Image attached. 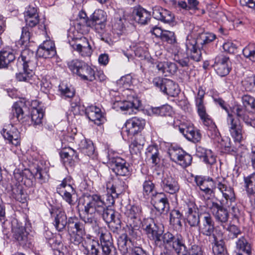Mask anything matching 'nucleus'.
I'll use <instances>...</instances> for the list:
<instances>
[{"mask_svg":"<svg viewBox=\"0 0 255 255\" xmlns=\"http://www.w3.org/2000/svg\"><path fill=\"white\" fill-rule=\"evenodd\" d=\"M217 188L223 197L231 202L235 201V194L233 188L227 185L226 180L221 176L217 177L214 180V189Z\"/></svg>","mask_w":255,"mask_h":255,"instance_id":"obj_19","label":"nucleus"},{"mask_svg":"<svg viewBox=\"0 0 255 255\" xmlns=\"http://www.w3.org/2000/svg\"><path fill=\"white\" fill-rule=\"evenodd\" d=\"M210 209L216 221L221 223H226L229 219L227 210L218 203L213 202Z\"/></svg>","mask_w":255,"mask_h":255,"instance_id":"obj_26","label":"nucleus"},{"mask_svg":"<svg viewBox=\"0 0 255 255\" xmlns=\"http://www.w3.org/2000/svg\"><path fill=\"white\" fill-rule=\"evenodd\" d=\"M214 101L216 104H219L223 109H224L228 113V117H229V115H233V113L236 114L238 117L242 118L244 111L240 107H236L233 108V110L230 112L229 109L226 106L225 102L221 98L214 99Z\"/></svg>","mask_w":255,"mask_h":255,"instance_id":"obj_45","label":"nucleus"},{"mask_svg":"<svg viewBox=\"0 0 255 255\" xmlns=\"http://www.w3.org/2000/svg\"><path fill=\"white\" fill-rule=\"evenodd\" d=\"M68 232L70 240L75 245H79L83 241L85 234L84 225L76 218H70L68 221Z\"/></svg>","mask_w":255,"mask_h":255,"instance_id":"obj_11","label":"nucleus"},{"mask_svg":"<svg viewBox=\"0 0 255 255\" xmlns=\"http://www.w3.org/2000/svg\"><path fill=\"white\" fill-rule=\"evenodd\" d=\"M70 128L67 129V132H64L61 137V148L67 150V151L63 150L61 152V157L63 159L65 162L69 161L75 158H77L78 155L76 152L73 148L69 146V144L73 143L75 140V133H69Z\"/></svg>","mask_w":255,"mask_h":255,"instance_id":"obj_7","label":"nucleus"},{"mask_svg":"<svg viewBox=\"0 0 255 255\" xmlns=\"http://www.w3.org/2000/svg\"><path fill=\"white\" fill-rule=\"evenodd\" d=\"M47 243L51 248L54 250L55 255H66L67 252L66 246L63 245L62 240V235L58 234L56 235L55 238L48 239Z\"/></svg>","mask_w":255,"mask_h":255,"instance_id":"obj_27","label":"nucleus"},{"mask_svg":"<svg viewBox=\"0 0 255 255\" xmlns=\"http://www.w3.org/2000/svg\"><path fill=\"white\" fill-rule=\"evenodd\" d=\"M11 233L13 239L19 246L23 248L29 247L30 244L29 233L22 224L17 220L14 219L11 222Z\"/></svg>","mask_w":255,"mask_h":255,"instance_id":"obj_8","label":"nucleus"},{"mask_svg":"<svg viewBox=\"0 0 255 255\" xmlns=\"http://www.w3.org/2000/svg\"><path fill=\"white\" fill-rule=\"evenodd\" d=\"M144 144V139L141 135H136L129 146L131 154H137L142 148Z\"/></svg>","mask_w":255,"mask_h":255,"instance_id":"obj_44","label":"nucleus"},{"mask_svg":"<svg viewBox=\"0 0 255 255\" xmlns=\"http://www.w3.org/2000/svg\"><path fill=\"white\" fill-rule=\"evenodd\" d=\"M106 13L102 9H97L86 21V26L94 28L97 32L101 33L106 27Z\"/></svg>","mask_w":255,"mask_h":255,"instance_id":"obj_13","label":"nucleus"},{"mask_svg":"<svg viewBox=\"0 0 255 255\" xmlns=\"http://www.w3.org/2000/svg\"><path fill=\"white\" fill-rule=\"evenodd\" d=\"M99 245V243L97 241L92 240H90V243H87L85 241L83 246L89 253V255H99V251L97 248Z\"/></svg>","mask_w":255,"mask_h":255,"instance_id":"obj_54","label":"nucleus"},{"mask_svg":"<svg viewBox=\"0 0 255 255\" xmlns=\"http://www.w3.org/2000/svg\"><path fill=\"white\" fill-rule=\"evenodd\" d=\"M245 188L248 193L253 194L255 193V173L244 178Z\"/></svg>","mask_w":255,"mask_h":255,"instance_id":"obj_49","label":"nucleus"},{"mask_svg":"<svg viewBox=\"0 0 255 255\" xmlns=\"http://www.w3.org/2000/svg\"><path fill=\"white\" fill-rule=\"evenodd\" d=\"M230 135L235 142L240 143L244 138V131L239 120L234 115H229L227 119Z\"/></svg>","mask_w":255,"mask_h":255,"instance_id":"obj_15","label":"nucleus"},{"mask_svg":"<svg viewBox=\"0 0 255 255\" xmlns=\"http://www.w3.org/2000/svg\"><path fill=\"white\" fill-rule=\"evenodd\" d=\"M111 96L112 108L117 111L135 114L141 106V101L131 91H123L121 94L119 92H113Z\"/></svg>","mask_w":255,"mask_h":255,"instance_id":"obj_2","label":"nucleus"},{"mask_svg":"<svg viewBox=\"0 0 255 255\" xmlns=\"http://www.w3.org/2000/svg\"><path fill=\"white\" fill-rule=\"evenodd\" d=\"M56 53L54 42L50 40H46L38 47L36 55L39 57L49 58L54 56Z\"/></svg>","mask_w":255,"mask_h":255,"instance_id":"obj_25","label":"nucleus"},{"mask_svg":"<svg viewBox=\"0 0 255 255\" xmlns=\"http://www.w3.org/2000/svg\"><path fill=\"white\" fill-rule=\"evenodd\" d=\"M142 227L145 230L148 237L154 241L155 245L161 243L160 241V235L162 231L158 230L157 227L152 223L148 224H144Z\"/></svg>","mask_w":255,"mask_h":255,"instance_id":"obj_33","label":"nucleus"},{"mask_svg":"<svg viewBox=\"0 0 255 255\" xmlns=\"http://www.w3.org/2000/svg\"><path fill=\"white\" fill-rule=\"evenodd\" d=\"M205 126L207 128V133L211 138H216L220 135L215 124L213 122L210 116L206 113L203 116H199Z\"/></svg>","mask_w":255,"mask_h":255,"instance_id":"obj_32","label":"nucleus"},{"mask_svg":"<svg viewBox=\"0 0 255 255\" xmlns=\"http://www.w3.org/2000/svg\"><path fill=\"white\" fill-rule=\"evenodd\" d=\"M78 31L69 32L68 42L72 48L82 57H90L93 53L92 47L88 39L81 35H77Z\"/></svg>","mask_w":255,"mask_h":255,"instance_id":"obj_5","label":"nucleus"},{"mask_svg":"<svg viewBox=\"0 0 255 255\" xmlns=\"http://www.w3.org/2000/svg\"><path fill=\"white\" fill-rule=\"evenodd\" d=\"M109 160L112 163L113 171L118 175L128 176L130 173L129 164L126 161L118 156L108 155Z\"/></svg>","mask_w":255,"mask_h":255,"instance_id":"obj_18","label":"nucleus"},{"mask_svg":"<svg viewBox=\"0 0 255 255\" xmlns=\"http://www.w3.org/2000/svg\"><path fill=\"white\" fill-rule=\"evenodd\" d=\"M163 41H166L169 44H174L176 42V37L173 32L165 30L160 39Z\"/></svg>","mask_w":255,"mask_h":255,"instance_id":"obj_64","label":"nucleus"},{"mask_svg":"<svg viewBox=\"0 0 255 255\" xmlns=\"http://www.w3.org/2000/svg\"><path fill=\"white\" fill-rule=\"evenodd\" d=\"M44 111L41 108H33L31 111V118L34 126H39L42 124L44 116Z\"/></svg>","mask_w":255,"mask_h":255,"instance_id":"obj_46","label":"nucleus"},{"mask_svg":"<svg viewBox=\"0 0 255 255\" xmlns=\"http://www.w3.org/2000/svg\"><path fill=\"white\" fill-rule=\"evenodd\" d=\"M86 63L78 59L73 60L68 63L69 69L78 76Z\"/></svg>","mask_w":255,"mask_h":255,"instance_id":"obj_53","label":"nucleus"},{"mask_svg":"<svg viewBox=\"0 0 255 255\" xmlns=\"http://www.w3.org/2000/svg\"><path fill=\"white\" fill-rule=\"evenodd\" d=\"M145 154L147 158L152 159V162L153 164L157 163L158 150L157 146H149L146 149Z\"/></svg>","mask_w":255,"mask_h":255,"instance_id":"obj_55","label":"nucleus"},{"mask_svg":"<svg viewBox=\"0 0 255 255\" xmlns=\"http://www.w3.org/2000/svg\"><path fill=\"white\" fill-rule=\"evenodd\" d=\"M236 247L238 251L237 255H251V245L245 237H241L237 241Z\"/></svg>","mask_w":255,"mask_h":255,"instance_id":"obj_41","label":"nucleus"},{"mask_svg":"<svg viewBox=\"0 0 255 255\" xmlns=\"http://www.w3.org/2000/svg\"><path fill=\"white\" fill-rule=\"evenodd\" d=\"M85 114L90 121L98 126L104 124L106 121L104 113L97 106L91 105L87 107L85 109Z\"/></svg>","mask_w":255,"mask_h":255,"instance_id":"obj_24","label":"nucleus"},{"mask_svg":"<svg viewBox=\"0 0 255 255\" xmlns=\"http://www.w3.org/2000/svg\"><path fill=\"white\" fill-rule=\"evenodd\" d=\"M23 114L24 112L20 106V103L18 102L14 103L11 108L10 114V119H14L15 118L18 121L20 119H21Z\"/></svg>","mask_w":255,"mask_h":255,"instance_id":"obj_51","label":"nucleus"},{"mask_svg":"<svg viewBox=\"0 0 255 255\" xmlns=\"http://www.w3.org/2000/svg\"><path fill=\"white\" fill-rule=\"evenodd\" d=\"M100 233L103 255H118L117 249L112 242L111 234L108 231H101Z\"/></svg>","mask_w":255,"mask_h":255,"instance_id":"obj_21","label":"nucleus"},{"mask_svg":"<svg viewBox=\"0 0 255 255\" xmlns=\"http://www.w3.org/2000/svg\"><path fill=\"white\" fill-rule=\"evenodd\" d=\"M170 159L183 168H186L191 164L192 156L182 148L172 147L168 152Z\"/></svg>","mask_w":255,"mask_h":255,"instance_id":"obj_16","label":"nucleus"},{"mask_svg":"<svg viewBox=\"0 0 255 255\" xmlns=\"http://www.w3.org/2000/svg\"><path fill=\"white\" fill-rule=\"evenodd\" d=\"M161 243L156 246H164L166 249L173 250L178 255H186L187 248L185 246L183 238L180 235L174 236L169 232L161 234L160 238Z\"/></svg>","mask_w":255,"mask_h":255,"instance_id":"obj_6","label":"nucleus"},{"mask_svg":"<svg viewBox=\"0 0 255 255\" xmlns=\"http://www.w3.org/2000/svg\"><path fill=\"white\" fill-rule=\"evenodd\" d=\"M242 101L244 106L247 110H253L255 108V98L250 95H245L242 97Z\"/></svg>","mask_w":255,"mask_h":255,"instance_id":"obj_61","label":"nucleus"},{"mask_svg":"<svg viewBox=\"0 0 255 255\" xmlns=\"http://www.w3.org/2000/svg\"><path fill=\"white\" fill-rule=\"evenodd\" d=\"M49 169L46 167H41L37 165L32 169L31 173L34 178L38 180L41 184L47 182L49 178L48 174Z\"/></svg>","mask_w":255,"mask_h":255,"instance_id":"obj_39","label":"nucleus"},{"mask_svg":"<svg viewBox=\"0 0 255 255\" xmlns=\"http://www.w3.org/2000/svg\"><path fill=\"white\" fill-rule=\"evenodd\" d=\"M243 53L247 58L255 62V44L250 43L248 44L243 49Z\"/></svg>","mask_w":255,"mask_h":255,"instance_id":"obj_56","label":"nucleus"},{"mask_svg":"<svg viewBox=\"0 0 255 255\" xmlns=\"http://www.w3.org/2000/svg\"><path fill=\"white\" fill-rule=\"evenodd\" d=\"M143 194L146 196H149L153 194V192L155 189L154 183L149 179L145 180L142 184Z\"/></svg>","mask_w":255,"mask_h":255,"instance_id":"obj_63","label":"nucleus"},{"mask_svg":"<svg viewBox=\"0 0 255 255\" xmlns=\"http://www.w3.org/2000/svg\"><path fill=\"white\" fill-rule=\"evenodd\" d=\"M124 183L123 182L120 180L115 181V184L109 182L107 184V191H111L112 194H115L116 196H118L124 190Z\"/></svg>","mask_w":255,"mask_h":255,"instance_id":"obj_48","label":"nucleus"},{"mask_svg":"<svg viewBox=\"0 0 255 255\" xmlns=\"http://www.w3.org/2000/svg\"><path fill=\"white\" fill-rule=\"evenodd\" d=\"M1 133L4 138L9 143L18 146L20 143V133L17 127L12 124H7L4 126Z\"/></svg>","mask_w":255,"mask_h":255,"instance_id":"obj_20","label":"nucleus"},{"mask_svg":"<svg viewBox=\"0 0 255 255\" xmlns=\"http://www.w3.org/2000/svg\"><path fill=\"white\" fill-rule=\"evenodd\" d=\"M118 84L121 88H123V91L130 90L129 87L132 84V78L130 75H127L121 77L118 81Z\"/></svg>","mask_w":255,"mask_h":255,"instance_id":"obj_57","label":"nucleus"},{"mask_svg":"<svg viewBox=\"0 0 255 255\" xmlns=\"http://www.w3.org/2000/svg\"><path fill=\"white\" fill-rule=\"evenodd\" d=\"M214 180L211 178L202 176H196L194 178V181L200 190L206 194L210 195L213 193V189H211L210 187L214 186Z\"/></svg>","mask_w":255,"mask_h":255,"instance_id":"obj_31","label":"nucleus"},{"mask_svg":"<svg viewBox=\"0 0 255 255\" xmlns=\"http://www.w3.org/2000/svg\"><path fill=\"white\" fill-rule=\"evenodd\" d=\"M15 58V54L11 50H2L0 51V63L2 68L6 67Z\"/></svg>","mask_w":255,"mask_h":255,"instance_id":"obj_42","label":"nucleus"},{"mask_svg":"<svg viewBox=\"0 0 255 255\" xmlns=\"http://www.w3.org/2000/svg\"><path fill=\"white\" fill-rule=\"evenodd\" d=\"M155 208L159 212H162L168 205L166 195L162 193H156L152 198Z\"/></svg>","mask_w":255,"mask_h":255,"instance_id":"obj_38","label":"nucleus"},{"mask_svg":"<svg viewBox=\"0 0 255 255\" xmlns=\"http://www.w3.org/2000/svg\"><path fill=\"white\" fill-rule=\"evenodd\" d=\"M242 86L247 91H255V75L245 77L242 82Z\"/></svg>","mask_w":255,"mask_h":255,"instance_id":"obj_52","label":"nucleus"},{"mask_svg":"<svg viewBox=\"0 0 255 255\" xmlns=\"http://www.w3.org/2000/svg\"><path fill=\"white\" fill-rule=\"evenodd\" d=\"M160 186L163 191L171 194L178 192L180 189L177 180L175 178L169 176L162 178Z\"/></svg>","mask_w":255,"mask_h":255,"instance_id":"obj_29","label":"nucleus"},{"mask_svg":"<svg viewBox=\"0 0 255 255\" xmlns=\"http://www.w3.org/2000/svg\"><path fill=\"white\" fill-rule=\"evenodd\" d=\"M36 81L38 83L36 85L40 86L41 90L45 93H47L51 88L50 82L45 77L39 78L36 76Z\"/></svg>","mask_w":255,"mask_h":255,"instance_id":"obj_58","label":"nucleus"},{"mask_svg":"<svg viewBox=\"0 0 255 255\" xmlns=\"http://www.w3.org/2000/svg\"><path fill=\"white\" fill-rule=\"evenodd\" d=\"M182 217V214L179 210H173L170 213V222L173 226L179 227L182 226L181 220Z\"/></svg>","mask_w":255,"mask_h":255,"instance_id":"obj_60","label":"nucleus"},{"mask_svg":"<svg viewBox=\"0 0 255 255\" xmlns=\"http://www.w3.org/2000/svg\"><path fill=\"white\" fill-rule=\"evenodd\" d=\"M106 208V204L102 197L98 194L88 196L85 200L83 220L86 223L91 224L95 221V217L100 216Z\"/></svg>","mask_w":255,"mask_h":255,"instance_id":"obj_3","label":"nucleus"},{"mask_svg":"<svg viewBox=\"0 0 255 255\" xmlns=\"http://www.w3.org/2000/svg\"><path fill=\"white\" fill-rule=\"evenodd\" d=\"M59 90L63 97L66 98H72L74 96L75 92L73 88L69 87L63 83H61L59 86Z\"/></svg>","mask_w":255,"mask_h":255,"instance_id":"obj_62","label":"nucleus"},{"mask_svg":"<svg viewBox=\"0 0 255 255\" xmlns=\"http://www.w3.org/2000/svg\"><path fill=\"white\" fill-rule=\"evenodd\" d=\"M79 149L83 154L90 157L95 154V147L92 140L81 135L80 141L78 143Z\"/></svg>","mask_w":255,"mask_h":255,"instance_id":"obj_37","label":"nucleus"},{"mask_svg":"<svg viewBox=\"0 0 255 255\" xmlns=\"http://www.w3.org/2000/svg\"><path fill=\"white\" fill-rule=\"evenodd\" d=\"M52 219V224L58 232H62L65 229L67 219L64 212L58 211L56 214H53Z\"/></svg>","mask_w":255,"mask_h":255,"instance_id":"obj_34","label":"nucleus"},{"mask_svg":"<svg viewBox=\"0 0 255 255\" xmlns=\"http://www.w3.org/2000/svg\"><path fill=\"white\" fill-rule=\"evenodd\" d=\"M177 123V121L174 122V128L178 129L180 132L189 141L196 143L201 140V133L198 130L194 128L192 124L182 123L178 125Z\"/></svg>","mask_w":255,"mask_h":255,"instance_id":"obj_14","label":"nucleus"},{"mask_svg":"<svg viewBox=\"0 0 255 255\" xmlns=\"http://www.w3.org/2000/svg\"><path fill=\"white\" fill-rule=\"evenodd\" d=\"M197 40L191 36L188 35L185 43L186 53H182L178 44L176 42L170 44L169 51L174 55V60L178 62L181 66H187L189 63V55L190 58L195 61H199L202 57L201 51L197 46Z\"/></svg>","mask_w":255,"mask_h":255,"instance_id":"obj_1","label":"nucleus"},{"mask_svg":"<svg viewBox=\"0 0 255 255\" xmlns=\"http://www.w3.org/2000/svg\"><path fill=\"white\" fill-rule=\"evenodd\" d=\"M152 15L154 18L167 23L173 22L174 18L171 11L157 5L153 7Z\"/></svg>","mask_w":255,"mask_h":255,"instance_id":"obj_28","label":"nucleus"},{"mask_svg":"<svg viewBox=\"0 0 255 255\" xmlns=\"http://www.w3.org/2000/svg\"><path fill=\"white\" fill-rule=\"evenodd\" d=\"M184 214L187 222L191 227H196L200 223L198 209L195 202L188 201L184 206Z\"/></svg>","mask_w":255,"mask_h":255,"instance_id":"obj_17","label":"nucleus"},{"mask_svg":"<svg viewBox=\"0 0 255 255\" xmlns=\"http://www.w3.org/2000/svg\"><path fill=\"white\" fill-rule=\"evenodd\" d=\"M205 92L202 87H199L197 94L195 96V105L199 116H203L206 113V108L204 102Z\"/></svg>","mask_w":255,"mask_h":255,"instance_id":"obj_40","label":"nucleus"},{"mask_svg":"<svg viewBox=\"0 0 255 255\" xmlns=\"http://www.w3.org/2000/svg\"><path fill=\"white\" fill-rule=\"evenodd\" d=\"M32 52L29 49H25L21 52L18 62L23 66V72L16 75V79L19 81H24L30 84H38L36 81V76L34 74L35 63L30 60Z\"/></svg>","mask_w":255,"mask_h":255,"instance_id":"obj_4","label":"nucleus"},{"mask_svg":"<svg viewBox=\"0 0 255 255\" xmlns=\"http://www.w3.org/2000/svg\"><path fill=\"white\" fill-rule=\"evenodd\" d=\"M145 125V121L143 119L136 117L131 118L126 121L122 128L123 136L132 138L141 131Z\"/></svg>","mask_w":255,"mask_h":255,"instance_id":"obj_9","label":"nucleus"},{"mask_svg":"<svg viewBox=\"0 0 255 255\" xmlns=\"http://www.w3.org/2000/svg\"><path fill=\"white\" fill-rule=\"evenodd\" d=\"M78 76L83 80L93 81L95 79L94 69L86 63L83 66Z\"/></svg>","mask_w":255,"mask_h":255,"instance_id":"obj_43","label":"nucleus"},{"mask_svg":"<svg viewBox=\"0 0 255 255\" xmlns=\"http://www.w3.org/2000/svg\"><path fill=\"white\" fill-rule=\"evenodd\" d=\"M141 213V208L139 206L129 205L127 206L125 214L131 227H136L140 223Z\"/></svg>","mask_w":255,"mask_h":255,"instance_id":"obj_23","label":"nucleus"},{"mask_svg":"<svg viewBox=\"0 0 255 255\" xmlns=\"http://www.w3.org/2000/svg\"><path fill=\"white\" fill-rule=\"evenodd\" d=\"M72 179L70 176L65 177L57 186V192L62 199L70 206L75 204L74 196L76 190L72 186Z\"/></svg>","mask_w":255,"mask_h":255,"instance_id":"obj_10","label":"nucleus"},{"mask_svg":"<svg viewBox=\"0 0 255 255\" xmlns=\"http://www.w3.org/2000/svg\"><path fill=\"white\" fill-rule=\"evenodd\" d=\"M150 13L142 7H139L136 9L135 18L139 23L144 24L146 23L150 19Z\"/></svg>","mask_w":255,"mask_h":255,"instance_id":"obj_47","label":"nucleus"},{"mask_svg":"<svg viewBox=\"0 0 255 255\" xmlns=\"http://www.w3.org/2000/svg\"><path fill=\"white\" fill-rule=\"evenodd\" d=\"M214 67L219 76L224 77L227 75L231 70L229 58L223 54L218 55L215 59Z\"/></svg>","mask_w":255,"mask_h":255,"instance_id":"obj_22","label":"nucleus"},{"mask_svg":"<svg viewBox=\"0 0 255 255\" xmlns=\"http://www.w3.org/2000/svg\"><path fill=\"white\" fill-rule=\"evenodd\" d=\"M100 216H102L103 219L107 223H115L116 222L115 220V211L111 209L108 208L106 205L105 209L102 212Z\"/></svg>","mask_w":255,"mask_h":255,"instance_id":"obj_59","label":"nucleus"},{"mask_svg":"<svg viewBox=\"0 0 255 255\" xmlns=\"http://www.w3.org/2000/svg\"><path fill=\"white\" fill-rule=\"evenodd\" d=\"M214 222L212 217L209 214L204 215L202 220V225L200 228L201 234L207 236H210L214 231Z\"/></svg>","mask_w":255,"mask_h":255,"instance_id":"obj_35","label":"nucleus"},{"mask_svg":"<svg viewBox=\"0 0 255 255\" xmlns=\"http://www.w3.org/2000/svg\"><path fill=\"white\" fill-rule=\"evenodd\" d=\"M129 48L134 51L136 56L141 60L147 59L148 61H150V58H151L148 52L147 45L144 42H133L129 46Z\"/></svg>","mask_w":255,"mask_h":255,"instance_id":"obj_30","label":"nucleus"},{"mask_svg":"<svg viewBox=\"0 0 255 255\" xmlns=\"http://www.w3.org/2000/svg\"><path fill=\"white\" fill-rule=\"evenodd\" d=\"M196 155L207 164L212 165L216 161V156L210 149L199 146L196 149Z\"/></svg>","mask_w":255,"mask_h":255,"instance_id":"obj_36","label":"nucleus"},{"mask_svg":"<svg viewBox=\"0 0 255 255\" xmlns=\"http://www.w3.org/2000/svg\"><path fill=\"white\" fill-rule=\"evenodd\" d=\"M151 110L153 114L160 116H170L172 111L171 107L169 105H164L160 107L152 108Z\"/></svg>","mask_w":255,"mask_h":255,"instance_id":"obj_50","label":"nucleus"},{"mask_svg":"<svg viewBox=\"0 0 255 255\" xmlns=\"http://www.w3.org/2000/svg\"><path fill=\"white\" fill-rule=\"evenodd\" d=\"M153 85L163 93L171 97H176L179 93L178 85L173 81L159 77L153 80Z\"/></svg>","mask_w":255,"mask_h":255,"instance_id":"obj_12","label":"nucleus"}]
</instances>
